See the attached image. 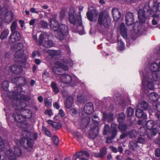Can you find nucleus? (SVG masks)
<instances>
[{"label": "nucleus", "mask_w": 160, "mask_h": 160, "mask_svg": "<svg viewBox=\"0 0 160 160\" xmlns=\"http://www.w3.org/2000/svg\"><path fill=\"white\" fill-rule=\"evenodd\" d=\"M136 116L139 118H145L147 117V115L144 113L143 111L140 109H137L136 112Z\"/></svg>", "instance_id": "cd10ccee"}, {"label": "nucleus", "mask_w": 160, "mask_h": 160, "mask_svg": "<svg viewBox=\"0 0 160 160\" xmlns=\"http://www.w3.org/2000/svg\"><path fill=\"white\" fill-rule=\"evenodd\" d=\"M124 44L122 40H120L118 42V49L119 51H122L125 49Z\"/></svg>", "instance_id": "473e14b6"}, {"label": "nucleus", "mask_w": 160, "mask_h": 160, "mask_svg": "<svg viewBox=\"0 0 160 160\" xmlns=\"http://www.w3.org/2000/svg\"><path fill=\"white\" fill-rule=\"evenodd\" d=\"M134 17L133 14L131 12H128L126 16V22L128 25H131L134 22Z\"/></svg>", "instance_id": "f3484780"}, {"label": "nucleus", "mask_w": 160, "mask_h": 160, "mask_svg": "<svg viewBox=\"0 0 160 160\" xmlns=\"http://www.w3.org/2000/svg\"><path fill=\"white\" fill-rule=\"evenodd\" d=\"M52 127L57 130L61 128V126L59 125L58 123L56 122H54Z\"/></svg>", "instance_id": "052dcab7"}, {"label": "nucleus", "mask_w": 160, "mask_h": 160, "mask_svg": "<svg viewBox=\"0 0 160 160\" xmlns=\"http://www.w3.org/2000/svg\"><path fill=\"white\" fill-rule=\"evenodd\" d=\"M117 127V125L114 123L112 124V132L111 134H109L111 135V137H108L107 138L106 142L108 143H110L112 141V139L114 138L117 134V131L116 129Z\"/></svg>", "instance_id": "1a4fd4ad"}, {"label": "nucleus", "mask_w": 160, "mask_h": 160, "mask_svg": "<svg viewBox=\"0 0 160 160\" xmlns=\"http://www.w3.org/2000/svg\"><path fill=\"white\" fill-rule=\"evenodd\" d=\"M40 25L42 28H47L48 26V23L43 20H42L41 21Z\"/></svg>", "instance_id": "864d4df0"}, {"label": "nucleus", "mask_w": 160, "mask_h": 160, "mask_svg": "<svg viewBox=\"0 0 160 160\" xmlns=\"http://www.w3.org/2000/svg\"><path fill=\"white\" fill-rule=\"evenodd\" d=\"M93 104L91 102L87 103L85 105L83 111L85 113L90 114L93 112Z\"/></svg>", "instance_id": "ddd939ff"}, {"label": "nucleus", "mask_w": 160, "mask_h": 160, "mask_svg": "<svg viewBox=\"0 0 160 160\" xmlns=\"http://www.w3.org/2000/svg\"><path fill=\"white\" fill-rule=\"evenodd\" d=\"M98 22L100 25L108 28L109 26L110 18L107 14H104L102 13H100L99 15Z\"/></svg>", "instance_id": "39448f33"}, {"label": "nucleus", "mask_w": 160, "mask_h": 160, "mask_svg": "<svg viewBox=\"0 0 160 160\" xmlns=\"http://www.w3.org/2000/svg\"><path fill=\"white\" fill-rule=\"evenodd\" d=\"M45 106L47 107H51L52 106V102L48 100V99H45L44 100Z\"/></svg>", "instance_id": "6e6d98bb"}, {"label": "nucleus", "mask_w": 160, "mask_h": 160, "mask_svg": "<svg viewBox=\"0 0 160 160\" xmlns=\"http://www.w3.org/2000/svg\"><path fill=\"white\" fill-rule=\"evenodd\" d=\"M42 129L45 133V134L48 136L51 137L52 136V134L49 131L46 127L42 126Z\"/></svg>", "instance_id": "49530a36"}, {"label": "nucleus", "mask_w": 160, "mask_h": 160, "mask_svg": "<svg viewBox=\"0 0 160 160\" xmlns=\"http://www.w3.org/2000/svg\"><path fill=\"white\" fill-rule=\"evenodd\" d=\"M90 119V115L85 116L81 121V126L82 128L87 127L89 124Z\"/></svg>", "instance_id": "a211bd4d"}, {"label": "nucleus", "mask_w": 160, "mask_h": 160, "mask_svg": "<svg viewBox=\"0 0 160 160\" xmlns=\"http://www.w3.org/2000/svg\"><path fill=\"white\" fill-rule=\"evenodd\" d=\"M138 18L140 22H144L145 17L144 14V12L143 10H140L138 11Z\"/></svg>", "instance_id": "b1692460"}, {"label": "nucleus", "mask_w": 160, "mask_h": 160, "mask_svg": "<svg viewBox=\"0 0 160 160\" xmlns=\"http://www.w3.org/2000/svg\"><path fill=\"white\" fill-rule=\"evenodd\" d=\"M4 143L2 138L0 137V152H2L4 150Z\"/></svg>", "instance_id": "3c124183"}, {"label": "nucleus", "mask_w": 160, "mask_h": 160, "mask_svg": "<svg viewBox=\"0 0 160 160\" xmlns=\"http://www.w3.org/2000/svg\"><path fill=\"white\" fill-rule=\"evenodd\" d=\"M45 35L43 33H41L39 36L38 39V43L39 45H41L43 44L44 39L45 38Z\"/></svg>", "instance_id": "37998d69"}, {"label": "nucleus", "mask_w": 160, "mask_h": 160, "mask_svg": "<svg viewBox=\"0 0 160 160\" xmlns=\"http://www.w3.org/2000/svg\"><path fill=\"white\" fill-rule=\"evenodd\" d=\"M67 12L66 9L64 8H62L61 9L60 12V17L61 19H62L65 18Z\"/></svg>", "instance_id": "79ce46f5"}, {"label": "nucleus", "mask_w": 160, "mask_h": 160, "mask_svg": "<svg viewBox=\"0 0 160 160\" xmlns=\"http://www.w3.org/2000/svg\"><path fill=\"white\" fill-rule=\"evenodd\" d=\"M92 120L94 122V124L91 125L90 130L89 132V136L90 138L92 139H94L98 135V123L97 121H95L94 119Z\"/></svg>", "instance_id": "423d86ee"}, {"label": "nucleus", "mask_w": 160, "mask_h": 160, "mask_svg": "<svg viewBox=\"0 0 160 160\" xmlns=\"http://www.w3.org/2000/svg\"><path fill=\"white\" fill-rule=\"evenodd\" d=\"M49 23L50 27L54 31L56 38L61 41L63 40L64 37L68 33V27L65 24H58L54 18L50 19Z\"/></svg>", "instance_id": "f03ea898"}, {"label": "nucleus", "mask_w": 160, "mask_h": 160, "mask_svg": "<svg viewBox=\"0 0 160 160\" xmlns=\"http://www.w3.org/2000/svg\"><path fill=\"white\" fill-rule=\"evenodd\" d=\"M16 103L13 104V108L17 111L13 113L12 117L16 122L22 124L26 119L31 116L32 112L25 108L27 106L25 103L19 102V104H18L17 102Z\"/></svg>", "instance_id": "f257e3e1"}, {"label": "nucleus", "mask_w": 160, "mask_h": 160, "mask_svg": "<svg viewBox=\"0 0 160 160\" xmlns=\"http://www.w3.org/2000/svg\"><path fill=\"white\" fill-rule=\"evenodd\" d=\"M52 140L53 142L55 145H58L59 144V138L56 136L54 135L52 137Z\"/></svg>", "instance_id": "603ef678"}, {"label": "nucleus", "mask_w": 160, "mask_h": 160, "mask_svg": "<svg viewBox=\"0 0 160 160\" xmlns=\"http://www.w3.org/2000/svg\"><path fill=\"white\" fill-rule=\"evenodd\" d=\"M113 114L112 113L108 114L105 112L103 113V119L104 120L107 119L108 122H112L113 120Z\"/></svg>", "instance_id": "bb28decb"}, {"label": "nucleus", "mask_w": 160, "mask_h": 160, "mask_svg": "<svg viewBox=\"0 0 160 160\" xmlns=\"http://www.w3.org/2000/svg\"><path fill=\"white\" fill-rule=\"evenodd\" d=\"M64 104L66 108L68 109L70 108V96L68 97Z\"/></svg>", "instance_id": "8fccbe9b"}, {"label": "nucleus", "mask_w": 160, "mask_h": 160, "mask_svg": "<svg viewBox=\"0 0 160 160\" xmlns=\"http://www.w3.org/2000/svg\"><path fill=\"white\" fill-rule=\"evenodd\" d=\"M21 38V35L18 32H12L9 37V41L10 43H13L19 41Z\"/></svg>", "instance_id": "9b49d317"}, {"label": "nucleus", "mask_w": 160, "mask_h": 160, "mask_svg": "<svg viewBox=\"0 0 160 160\" xmlns=\"http://www.w3.org/2000/svg\"><path fill=\"white\" fill-rule=\"evenodd\" d=\"M50 86L54 94H56L59 93V89L56 82H52L51 83Z\"/></svg>", "instance_id": "393cba45"}, {"label": "nucleus", "mask_w": 160, "mask_h": 160, "mask_svg": "<svg viewBox=\"0 0 160 160\" xmlns=\"http://www.w3.org/2000/svg\"><path fill=\"white\" fill-rule=\"evenodd\" d=\"M155 124L153 120H149L148 121L146 124V126L148 129L149 130L152 132V135L154 136L156 134L158 131L157 128H152Z\"/></svg>", "instance_id": "9d476101"}, {"label": "nucleus", "mask_w": 160, "mask_h": 160, "mask_svg": "<svg viewBox=\"0 0 160 160\" xmlns=\"http://www.w3.org/2000/svg\"><path fill=\"white\" fill-rule=\"evenodd\" d=\"M140 106L141 108L143 110H146L148 107V104L147 102L144 101L142 102Z\"/></svg>", "instance_id": "a18cd8bd"}, {"label": "nucleus", "mask_w": 160, "mask_h": 160, "mask_svg": "<svg viewBox=\"0 0 160 160\" xmlns=\"http://www.w3.org/2000/svg\"><path fill=\"white\" fill-rule=\"evenodd\" d=\"M9 33V30L8 29L4 30L1 33L0 38L1 39L3 40L6 38L8 36Z\"/></svg>", "instance_id": "f704fd0d"}, {"label": "nucleus", "mask_w": 160, "mask_h": 160, "mask_svg": "<svg viewBox=\"0 0 160 160\" xmlns=\"http://www.w3.org/2000/svg\"><path fill=\"white\" fill-rule=\"evenodd\" d=\"M58 115L61 118H63L65 116V112L62 109H60L59 110Z\"/></svg>", "instance_id": "bf43d9fd"}, {"label": "nucleus", "mask_w": 160, "mask_h": 160, "mask_svg": "<svg viewBox=\"0 0 160 160\" xmlns=\"http://www.w3.org/2000/svg\"><path fill=\"white\" fill-rule=\"evenodd\" d=\"M9 84V82L8 81H5L2 82V87L4 90L7 91L8 90Z\"/></svg>", "instance_id": "4c0bfd02"}, {"label": "nucleus", "mask_w": 160, "mask_h": 160, "mask_svg": "<svg viewBox=\"0 0 160 160\" xmlns=\"http://www.w3.org/2000/svg\"><path fill=\"white\" fill-rule=\"evenodd\" d=\"M15 58L20 59L21 63H23L26 61L27 58L24 55L22 50H17L14 54Z\"/></svg>", "instance_id": "f8f14e48"}, {"label": "nucleus", "mask_w": 160, "mask_h": 160, "mask_svg": "<svg viewBox=\"0 0 160 160\" xmlns=\"http://www.w3.org/2000/svg\"><path fill=\"white\" fill-rule=\"evenodd\" d=\"M53 72L56 74L60 75L61 74V73L62 72V69L60 68V66H54L52 68Z\"/></svg>", "instance_id": "c85d7f7f"}, {"label": "nucleus", "mask_w": 160, "mask_h": 160, "mask_svg": "<svg viewBox=\"0 0 160 160\" xmlns=\"http://www.w3.org/2000/svg\"><path fill=\"white\" fill-rule=\"evenodd\" d=\"M134 112V110L131 108H129L127 109L126 113L128 116L131 117L133 115Z\"/></svg>", "instance_id": "c03bdc74"}, {"label": "nucleus", "mask_w": 160, "mask_h": 160, "mask_svg": "<svg viewBox=\"0 0 160 160\" xmlns=\"http://www.w3.org/2000/svg\"><path fill=\"white\" fill-rule=\"evenodd\" d=\"M137 147V144L134 143L133 142H130L129 147L130 149L135 150V147Z\"/></svg>", "instance_id": "4d7b16f0"}, {"label": "nucleus", "mask_w": 160, "mask_h": 160, "mask_svg": "<svg viewBox=\"0 0 160 160\" xmlns=\"http://www.w3.org/2000/svg\"><path fill=\"white\" fill-rule=\"evenodd\" d=\"M48 72L46 71V70H45L44 72L42 73V77L43 78H46L47 77V76L48 75Z\"/></svg>", "instance_id": "774afa93"}, {"label": "nucleus", "mask_w": 160, "mask_h": 160, "mask_svg": "<svg viewBox=\"0 0 160 160\" xmlns=\"http://www.w3.org/2000/svg\"><path fill=\"white\" fill-rule=\"evenodd\" d=\"M112 12L114 19L115 21L118 20L120 17V12L118 9L116 8L113 9L112 10Z\"/></svg>", "instance_id": "412c9836"}, {"label": "nucleus", "mask_w": 160, "mask_h": 160, "mask_svg": "<svg viewBox=\"0 0 160 160\" xmlns=\"http://www.w3.org/2000/svg\"><path fill=\"white\" fill-rule=\"evenodd\" d=\"M70 75L66 74H63L61 76V79L62 82L64 83L70 82Z\"/></svg>", "instance_id": "aec40b11"}, {"label": "nucleus", "mask_w": 160, "mask_h": 160, "mask_svg": "<svg viewBox=\"0 0 160 160\" xmlns=\"http://www.w3.org/2000/svg\"><path fill=\"white\" fill-rule=\"evenodd\" d=\"M5 157L9 160H16V157L14 151L11 149H9L5 152Z\"/></svg>", "instance_id": "4468645a"}, {"label": "nucleus", "mask_w": 160, "mask_h": 160, "mask_svg": "<svg viewBox=\"0 0 160 160\" xmlns=\"http://www.w3.org/2000/svg\"><path fill=\"white\" fill-rule=\"evenodd\" d=\"M120 33L122 37L124 38H126L127 37V34L124 23H121L120 27Z\"/></svg>", "instance_id": "5701e85b"}, {"label": "nucleus", "mask_w": 160, "mask_h": 160, "mask_svg": "<svg viewBox=\"0 0 160 160\" xmlns=\"http://www.w3.org/2000/svg\"><path fill=\"white\" fill-rule=\"evenodd\" d=\"M18 26L17 21L16 20L14 21L11 26L10 29L12 32H17L16 31V27Z\"/></svg>", "instance_id": "c9c22d12"}, {"label": "nucleus", "mask_w": 160, "mask_h": 160, "mask_svg": "<svg viewBox=\"0 0 160 160\" xmlns=\"http://www.w3.org/2000/svg\"><path fill=\"white\" fill-rule=\"evenodd\" d=\"M55 64L58 66H60V68L62 69V71L64 70H67L68 69V67L66 65L60 61H57L56 62Z\"/></svg>", "instance_id": "7c9ffc66"}, {"label": "nucleus", "mask_w": 160, "mask_h": 160, "mask_svg": "<svg viewBox=\"0 0 160 160\" xmlns=\"http://www.w3.org/2000/svg\"><path fill=\"white\" fill-rule=\"evenodd\" d=\"M50 55L52 56H57L59 55L60 52L59 51L52 50L50 53Z\"/></svg>", "instance_id": "09e8293b"}, {"label": "nucleus", "mask_w": 160, "mask_h": 160, "mask_svg": "<svg viewBox=\"0 0 160 160\" xmlns=\"http://www.w3.org/2000/svg\"><path fill=\"white\" fill-rule=\"evenodd\" d=\"M26 140H27V144L28 146V147L26 148L27 149H32L33 148L34 144L31 138H30V139H28Z\"/></svg>", "instance_id": "72a5a7b5"}, {"label": "nucleus", "mask_w": 160, "mask_h": 160, "mask_svg": "<svg viewBox=\"0 0 160 160\" xmlns=\"http://www.w3.org/2000/svg\"><path fill=\"white\" fill-rule=\"evenodd\" d=\"M14 152L15 153L16 157H19L22 154V151L19 148L15 147L14 148Z\"/></svg>", "instance_id": "58836bf2"}, {"label": "nucleus", "mask_w": 160, "mask_h": 160, "mask_svg": "<svg viewBox=\"0 0 160 160\" xmlns=\"http://www.w3.org/2000/svg\"><path fill=\"white\" fill-rule=\"evenodd\" d=\"M10 69L11 72L16 74H20L23 71L22 67L17 65L11 66Z\"/></svg>", "instance_id": "2eb2a0df"}, {"label": "nucleus", "mask_w": 160, "mask_h": 160, "mask_svg": "<svg viewBox=\"0 0 160 160\" xmlns=\"http://www.w3.org/2000/svg\"><path fill=\"white\" fill-rule=\"evenodd\" d=\"M77 100L80 103H84L86 101V98L82 94H79L77 96Z\"/></svg>", "instance_id": "c756f323"}, {"label": "nucleus", "mask_w": 160, "mask_h": 160, "mask_svg": "<svg viewBox=\"0 0 160 160\" xmlns=\"http://www.w3.org/2000/svg\"><path fill=\"white\" fill-rule=\"evenodd\" d=\"M13 47L16 50L17 49L18 50H22V49L23 48V45L22 43L18 42Z\"/></svg>", "instance_id": "a19ab883"}, {"label": "nucleus", "mask_w": 160, "mask_h": 160, "mask_svg": "<svg viewBox=\"0 0 160 160\" xmlns=\"http://www.w3.org/2000/svg\"><path fill=\"white\" fill-rule=\"evenodd\" d=\"M149 97L150 100L154 101H156L159 98V95L154 92L151 93Z\"/></svg>", "instance_id": "2f4dec72"}, {"label": "nucleus", "mask_w": 160, "mask_h": 160, "mask_svg": "<svg viewBox=\"0 0 160 160\" xmlns=\"http://www.w3.org/2000/svg\"><path fill=\"white\" fill-rule=\"evenodd\" d=\"M72 18L71 23H72L73 26L74 30L72 29V30L73 32H76L78 31L79 34L82 35L85 34L83 30V27L82 26V21L81 17L80 16L77 17V20L75 18L74 15L73 14L71 13V19Z\"/></svg>", "instance_id": "20e7f679"}, {"label": "nucleus", "mask_w": 160, "mask_h": 160, "mask_svg": "<svg viewBox=\"0 0 160 160\" xmlns=\"http://www.w3.org/2000/svg\"><path fill=\"white\" fill-rule=\"evenodd\" d=\"M125 118V116L123 113L121 112L118 114V121L119 123L123 122Z\"/></svg>", "instance_id": "ea45409f"}, {"label": "nucleus", "mask_w": 160, "mask_h": 160, "mask_svg": "<svg viewBox=\"0 0 160 160\" xmlns=\"http://www.w3.org/2000/svg\"><path fill=\"white\" fill-rule=\"evenodd\" d=\"M13 18V14L12 12L7 11L4 15V21L6 23H9L12 20Z\"/></svg>", "instance_id": "dca6fc26"}, {"label": "nucleus", "mask_w": 160, "mask_h": 160, "mask_svg": "<svg viewBox=\"0 0 160 160\" xmlns=\"http://www.w3.org/2000/svg\"><path fill=\"white\" fill-rule=\"evenodd\" d=\"M53 107L57 109H59L60 107V105L57 102H55L53 103Z\"/></svg>", "instance_id": "69168bd1"}, {"label": "nucleus", "mask_w": 160, "mask_h": 160, "mask_svg": "<svg viewBox=\"0 0 160 160\" xmlns=\"http://www.w3.org/2000/svg\"><path fill=\"white\" fill-rule=\"evenodd\" d=\"M118 128L122 132L125 131L127 128V126L125 124H123L121 123H119L118 125Z\"/></svg>", "instance_id": "de8ad7c7"}, {"label": "nucleus", "mask_w": 160, "mask_h": 160, "mask_svg": "<svg viewBox=\"0 0 160 160\" xmlns=\"http://www.w3.org/2000/svg\"><path fill=\"white\" fill-rule=\"evenodd\" d=\"M31 139H32V140H36L38 139V135L37 133L36 132H32V135H31Z\"/></svg>", "instance_id": "e2e57ef3"}, {"label": "nucleus", "mask_w": 160, "mask_h": 160, "mask_svg": "<svg viewBox=\"0 0 160 160\" xmlns=\"http://www.w3.org/2000/svg\"><path fill=\"white\" fill-rule=\"evenodd\" d=\"M150 68L152 72H148L146 69H144L142 72H141L142 74H147L148 75L151 76L152 74H156L159 77L158 69V64L157 63H153L151 64Z\"/></svg>", "instance_id": "0eeeda50"}, {"label": "nucleus", "mask_w": 160, "mask_h": 160, "mask_svg": "<svg viewBox=\"0 0 160 160\" xmlns=\"http://www.w3.org/2000/svg\"><path fill=\"white\" fill-rule=\"evenodd\" d=\"M155 154V155L157 157H160V149H157L156 151Z\"/></svg>", "instance_id": "338daca9"}, {"label": "nucleus", "mask_w": 160, "mask_h": 160, "mask_svg": "<svg viewBox=\"0 0 160 160\" xmlns=\"http://www.w3.org/2000/svg\"><path fill=\"white\" fill-rule=\"evenodd\" d=\"M112 127L110 130L109 129V126L107 125H105L104 128V130L103 132V134L105 135L107 134L108 133H109V134H111L112 132Z\"/></svg>", "instance_id": "e433bc0d"}, {"label": "nucleus", "mask_w": 160, "mask_h": 160, "mask_svg": "<svg viewBox=\"0 0 160 160\" xmlns=\"http://www.w3.org/2000/svg\"><path fill=\"white\" fill-rule=\"evenodd\" d=\"M22 134L23 138L25 140L30 139L31 138L32 132L28 130H24L22 131Z\"/></svg>", "instance_id": "4be33fe9"}, {"label": "nucleus", "mask_w": 160, "mask_h": 160, "mask_svg": "<svg viewBox=\"0 0 160 160\" xmlns=\"http://www.w3.org/2000/svg\"><path fill=\"white\" fill-rule=\"evenodd\" d=\"M92 124L91 125L93 124V125L95 126V124H94V122L92 120L93 119H94L95 121L98 122V123L99 124V120L98 117L97 115H93V117L92 116Z\"/></svg>", "instance_id": "5fc2aeb1"}, {"label": "nucleus", "mask_w": 160, "mask_h": 160, "mask_svg": "<svg viewBox=\"0 0 160 160\" xmlns=\"http://www.w3.org/2000/svg\"><path fill=\"white\" fill-rule=\"evenodd\" d=\"M106 152V150L105 148H103L100 151V154L101 157H103L104 156Z\"/></svg>", "instance_id": "13d9d810"}, {"label": "nucleus", "mask_w": 160, "mask_h": 160, "mask_svg": "<svg viewBox=\"0 0 160 160\" xmlns=\"http://www.w3.org/2000/svg\"><path fill=\"white\" fill-rule=\"evenodd\" d=\"M97 16V14L94 11H92L91 12H88L87 13V17L90 21L96 20Z\"/></svg>", "instance_id": "6ab92c4d"}, {"label": "nucleus", "mask_w": 160, "mask_h": 160, "mask_svg": "<svg viewBox=\"0 0 160 160\" xmlns=\"http://www.w3.org/2000/svg\"><path fill=\"white\" fill-rule=\"evenodd\" d=\"M145 142V140L142 138H139L138 139L137 141V143H143Z\"/></svg>", "instance_id": "0e129e2a"}, {"label": "nucleus", "mask_w": 160, "mask_h": 160, "mask_svg": "<svg viewBox=\"0 0 160 160\" xmlns=\"http://www.w3.org/2000/svg\"><path fill=\"white\" fill-rule=\"evenodd\" d=\"M44 113L46 115H48L49 116H51L53 115L51 109L45 110L44 112Z\"/></svg>", "instance_id": "680f3d73"}, {"label": "nucleus", "mask_w": 160, "mask_h": 160, "mask_svg": "<svg viewBox=\"0 0 160 160\" xmlns=\"http://www.w3.org/2000/svg\"><path fill=\"white\" fill-rule=\"evenodd\" d=\"M12 81L17 85V87L14 90L16 91L19 87L22 88V86L25 85L26 83V79L22 77H16L13 79Z\"/></svg>", "instance_id": "6e6552de"}, {"label": "nucleus", "mask_w": 160, "mask_h": 160, "mask_svg": "<svg viewBox=\"0 0 160 160\" xmlns=\"http://www.w3.org/2000/svg\"><path fill=\"white\" fill-rule=\"evenodd\" d=\"M53 45V43L52 41L48 40H48H45L44 41L43 46L47 48H48L52 47Z\"/></svg>", "instance_id": "a878e982"}, {"label": "nucleus", "mask_w": 160, "mask_h": 160, "mask_svg": "<svg viewBox=\"0 0 160 160\" xmlns=\"http://www.w3.org/2000/svg\"><path fill=\"white\" fill-rule=\"evenodd\" d=\"M22 88L21 87H19L17 91L14 90L12 91V99L14 100L12 102L13 106V104H15L17 102L18 104V103H19V102H21L18 101V100H20L27 102L30 100L31 98L30 96L22 94Z\"/></svg>", "instance_id": "7ed1b4c3"}]
</instances>
